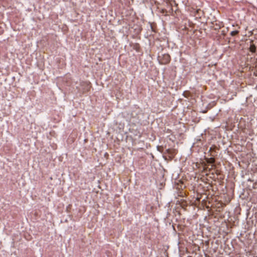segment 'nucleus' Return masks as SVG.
<instances>
[{
  "instance_id": "2",
  "label": "nucleus",
  "mask_w": 257,
  "mask_h": 257,
  "mask_svg": "<svg viewBox=\"0 0 257 257\" xmlns=\"http://www.w3.org/2000/svg\"><path fill=\"white\" fill-rule=\"evenodd\" d=\"M249 51L252 53H255L256 52V46L253 43L252 41H250V45L249 48Z\"/></svg>"
},
{
  "instance_id": "5",
  "label": "nucleus",
  "mask_w": 257,
  "mask_h": 257,
  "mask_svg": "<svg viewBox=\"0 0 257 257\" xmlns=\"http://www.w3.org/2000/svg\"><path fill=\"white\" fill-rule=\"evenodd\" d=\"M166 152L169 154H171V150L170 149L166 150Z\"/></svg>"
},
{
  "instance_id": "1",
  "label": "nucleus",
  "mask_w": 257,
  "mask_h": 257,
  "mask_svg": "<svg viewBox=\"0 0 257 257\" xmlns=\"http://www.w3.org/2000/svg\"><path fill=\"white\" fill-rule=\"evenodd\" d=\"M158 60L161 64L166 65L170 63L171 57L168 54H162L158 56Z\"/></svg>"
},
{
  "instance_id": "6",
  "label": "nucleus",
  "mask_w": 257,
  "mask_h": 257,
  "mask_svg": "<svg viewBox=\"0 0 257 257\" xmlns=\"http://www.w3.org/2000/svg\"><path fill=\"white\" fill-rule=\"evenodd\" d=\"M221 35H222L223 36H225V31H224V30H222V31H221Z\"/></svg>"
},
{
  "instance_id": "8",
  "label": "nucleus",
  "mask_w": 257,
  "mask_h": 257,
  "mask_svg": "<svg viewBox=\"0 0 257 257\" xmlns=\"http://www.w3.org/2000/svg\"><path fill=\"white\" fill-rule=\"evenodd\" d=\"M158 148H159V147H158ZM158 150H159V151H161L160 150H159V149H158Z\"/></svg>"
},
{
  "instance_id": "9",
  "label": "nucleus",
  "mask_w": 257,
  "mask_h": 257,
  "mask_svg": "<svg viewBox=\"0 0 257 257\" xmlns=\"http://www.w3.org/2000/svg\"><path fill=\"white\" fill-rule=\"evenodd\" d=\"M158 148H159V147H158ZM158 150H159V151H161L160 150H159V149H158Z\"/></svg>"
},
{
  "instance_id": "3",
  "label": "nucleus",
  "mask_w": 257,
  "mask_h": 257,
  "mask_svg": "<svg viewBox=\"0 0 257 257\" xmlns=\"http://www.w3.org/2000/svg\"><path fill=\"white\" fill-rule=\"evenodd\" d=\"M238 33H239V31L237 30L233 31L231 32L230 35L231 36L233 37V36H235L238 35Z\"/></svg>"
},
{
  "instance_id": "4",
  "label": "nucleus",
  "mask_w": 257,
  "mask_h": 257,
  "mask_svg": "<svg viewBox=\"0 0 257 257\" xmlns=\"http://www.w3.org/2000/svg\"><path fill=\"white\" fill-rule=\"evenodd\" d=\"M166 152L169 154H171V150L170 149L166 150Z\"/></svg>"
},
{
  "instance_id": "7",
  "label": "nucleus",
  "mask_w": 257,
  "mask_h": 257,
  "mask_svg": "<svg viewBox=\"0 0 257 257\" xmlns=\"http://www.w3.org/2000/svg\"><path fill=\"white\" fill-rule=\"evenodd\" d=\"M150 27H151V28L152 31L155 32V30H154V28H153V27L152 26V24H150Z\"/></svg>"
}]
</instances>
